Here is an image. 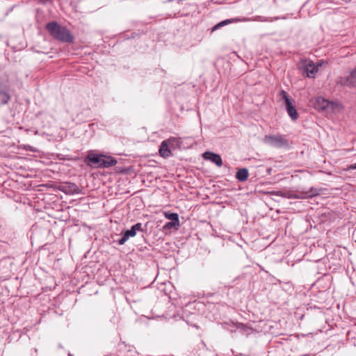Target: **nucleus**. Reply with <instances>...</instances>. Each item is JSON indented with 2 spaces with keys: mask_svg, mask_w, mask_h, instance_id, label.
I'll return each mask as SVG.
<instances>
[{
  "mask_svg": "<svg viewBox=\"0 0 356 356\" xmlns=\"http://www.w3.org/2000/svg\"><path fill=\"white\" fill-rule=\"evenodd\" d=\"M45 28L54 39L63 43L74 42V37L66 26L51 22L46 24Z\"/></svg>",
  "mask_w": 356,
  "mask_h": 356,
  "instance_id": "1",
  "label": "nucleus"
},
{
  "mask_svg": "<svg viewBox=\"0 0 356 356\" xmlns=\"http://www.w3.org/2000/svg\"><path fill=\"white\" fill-rule=\"evenodd\" d=\"M315 109L319 111H334L338 104L333 101H329L323 97H316L311 100Z\"/></svg>",
  "mask_w": 356,
  "mask_h": 356,
  "instance_id": "2",
  "label": "nucleus"
},
{
  "mask_svg": "<svg viewBox=\"0 0 356 356\" xmlns=\"http://www.w3.org/2000/svg\"><path fill=\"white\" fill-rule=\"evenodd\" d=\"M279 100L280 102H284L286 106V109L287 111V113L292 120L295 121L298 118V113L295 108V106L293 105L292 99L288 95V93L284 90H282L280 91L278 94Z\"/></svg>",
  "mask_w": 356,
  "mask_h": 356,
  "instance_id": "3",
  "label": "nucleus"
},
{
  "mask_svg": "<svg viewBox=\"0 0 356 356\" xmlns=\"http://www.w3.org/2000/svg\"><path fill=\"white\" fill-rule=\"evenodd\" d=\"M264 143L275 147H284L289 146V141L286 137L280 134L276 135H266L264 138Z\"/></svg>",
  "mask_w": 356,
  "mask_h": 356,
  "instance_id": "4",
  "label": "nucleus"
},
{
  "mask_svg": "<svg viewBox=\"0 0 356 356\" xmlns=\"http://www.w3.org/2000/svg\"><path fill=\"white\" fill-rule=\"evenodd\" d=\"M7 81V79L0 76V106L6 105L11 99L9 88L3 84Z\"/></svg>",
  "mask_w": 356,
  "mask_h": 356,
  "instance_id": "5",
  "label": "nucleus"
},
{
  "mask_svg": "<svg viewBox=\"0 0 356 356\" xmlns=\"http://www.w3.org/2000/svg\"><path fill=\"white\" fill-rule=\"evenodd\" d=\"M337 83L348 87H356V68L351 71L349 75L339 77Z\"/></svg>",
  "mask_w": 356,
  "mask_h": 356,
  "instance_id": "6",
  "label": "nucleus"
},
{
  "mask_svg": "<svg viewBox=\"0 0 356 356\" xmlns=\"http://www.w3.org/2000/svg\"><path fill=\"white\" fill-rule=\"evenodd\" d=\"M101 155L90 153L84 159L85 163L92 168H100Z\"/></svg>",
  "mask_w": 356,
  "mask_h": 356,
  "instance_id": "7",
  "label": "nucleus"
},
{
  "mask_svg": "<svg viewBox=\"0 0 356 356\" xmlns=\"http://www.w3.org/2000/svg\"><path fill=\"white\" fill-rule=\"evenodd\" d=\"M59 189L65 194H79L80 192L77 185L71 182L62 184Z\"/></svg>",
  "mask_w": 356,
  "mask_h": 356,
  "instance_id": "8",
  "label": "nucleus"
},
{
  "mask_svg": "<svg viewBox=\"0 0 356 356\" xmlns=\"http://www.w3.org/2000/svg\"><path fill=\"white\" fill-rule=\"evenodd\" d=\"M174 139H167L161 142L159 152L161 157L168 158L172 155L170 149L169 148V142L174 141Z\"/></svg>",
  "mask_w": 356,
  "mask_h": 356,
  "instance_id": "9",
  "label": "nucleus"
},
{
  "mask_svg": "<svg viewBox=\"0 0 356 356\" xmlns=\"http://www.w3.org/2000/svg\"><path fill=\"white\" fill-rule=\"evenodd\" d=\"M204 159L209 160L214 163L218 167H221L223 164L222 160L219 154L211 152H206L202 154Z\"/></svg>",
  "mask_w": 356,
  "mask_h": 356,
  "instance_id": "10",
  "label": "nucleus"
},
{
  "mask_svg": "<svg viewBox=\"0 0 356 356\" xmlns=\"http://www.w3.org/2000/svg\"><path fill=\"white\" fill-rule=\"evenodd\" d=\"M117 164V160L111 156L104 154L101 155L100 168H108Z\"/></svg>",
  "mask_w": 356,
  "mask_h": 356,
  "instance_id": "11",
  "label": "nucleus"
},
{
  "mask_svg": "<svg viewBox=\"0 0 356 356\" xmlns=\"http://www.w3.org/2000/svg\"><path fill=\"white\" fill-rule=\"evenodd\" d=\"M300 70V73L302 76H307L309 78H314L316 76V73L318 72V68H312L309 70V68H298Z\"/></svg>",
  "mask_w": 356,
  "mask_h": 356,
  "instance_id": "12",
  "label": "nucleus"
},
{
  "mask_svg": "<svg viewBox=\"0 0 356 356\" xmlns=\"http://www.w3.org/2000/svg\"><path fill=\"white\" fill-rule=\"evenodd\" d=\"M249 172L247 168L239 169L236 174V178L239 181H245L248 179Z\"/></svg>",
  "mask_w": 356,
  "mask_h": 356,
  "instance_id": "13",
  "label": "nucleus"
},
{
  "mask_svg": "<svg viewBox=\"0 0 356 356\" xmlns=\"http://www.w3.org/2000/svg\"><path fill=\"white\" fill-rule=\"evenodd\" d=\"M232 21H233L232 19H225V20H223V21L218 23L214 26H213V28L211 29V33H213L215 31L219 29L220 28L232 23Z\"/></svg>",
  "mask_w": 356,
  "mask_h": 356,
  "instance_id": "14",
  "label": "nucleus"
},
{
  "mask_svg": "<svg viewBox=\"0 0 356 356\" xmlns=\"http://www.w3.org/2000/svg\"><path fill=\"white\" fill-rule=\"evenodd\" d=\"M270 193L272 195L280 196L282 197H286V198L293 197V196L291 194L290 192H284L282 191H272ZM294 197H296L294 196Z\"/></svg>",
  "mask_w": 356,
  "mask_h": 356,
  "instance_id": "15",
  "label": "nucleus"
},
{
  "mask_svg": "<svg viewBox=\"0 0 356 356\" xmlns=\"http://www.w3.org/2000/svg\"><path fill=\"white\" fill-rule=\"evenodd\" d=\"M165 217L171 221H179V216L177 213H165Z\"/></svg>",
  "mask_w": 356,
  "mask_h": 356,
  "instance_id": "16",
  "label": "nucleus"
},
{
  "mask_svg": "<svg viewBox=\"0 0 356 356\" xmlns=\"http://www.w3.org/2000/svg\"><path fill=\"white\" fill-rule=\"evenodd\" d=\"M179 227V221H170L165 223L164 228L170 229L175 227L177 229Z\"/></svg>",
  "mask_w": 356,
  "mask_h": 356,
  "instance_id": "17",
  "label": "nucleus"
},
{
  "mask_svg": "<svg viewBox=\"0 0 356 356\" xmlns=\"http://www.w3.org/2000/svg\"><path fill=\"white\" fill-rule=\"evenodd\" d=\"M128 238L129 237H134L136 236V232L134 230L133 227H131L130 229H127L125 232H123Z\"/></svg>",
  "mask_w": 356,
  "mask_h": 356,
  "instance_id": "18",
  "label": "nucleus"
},
{
  "mask_svg": "<svg viewBox=\"0 0 356 356\" xmlns=\"http://www.w3.org/2000/svg\"><path fill=\"white\" fill-rule=\"evenodd\" d=\"M168 139H174L175 140L174 141H170L169 142V148L172 147V148H175V147L178 145L179 143V139L175 138V137H170Z\"/></svg>",
  "mask_w": 356,
  "mask_h": 356,
  "instance_id": "19",
  "label": "nucleus"
},
{
  "mask_svg": "<svg viewBox=\"0 0 356 356\" xmlns=\"http://www.w3.org/2000/svg\"><path fill=\"white\" fill-rule=\"evenodd\" d=\"M134 230L137 232L138 231L143 232V229L142 227V224L140 222H138L132 226Z\"/></svg>",
  "mask_w": 356,
  "mask_h": 356,
  "instance_id": "20",
  "label": "nucleus"
},
{
  "mask_svg": "<svg viewBox=\"0 0 356 356\" xmlns=\"http://www.w3.org/2000/svg\"><path fill=\"white\" fill-rule=\"evenodd\" d=\"M128 237L122 232V237L118 240V243L120 245H123L128 240Z\"/></svg>",
  "mask_w": 356,
  "mask_h": 356,
  "instance_id": "21",
  "label": "nucleus"
},
{
  "mask_svg": "<svg viewBox=\"0 0 356 356\" xmlns=\"http://www.w3.org/2000/svg\"><path fill=\"white\" fill-rule=\"evenodd\" d=\"M309 196H316V195H318L320 194V193L318 191L317 189L312 187L310 188V191H309Z\"/></svg>",
  "mask_w": 356,
  "mask_h": 356,
  "instance_id": "22",
  "label": "nucleus"
},
{
  "mask_svg": "<svg viewBox=\"0 0 356 356\" xmlns=\"http://www.w3.org/2000/svg\"><path fill=\"white\" fill-rule=\"evenodd\" d=\"M321 63H318L316 65H315L312 61H309L307 63H305L302 67H321Z\"/></svg>",
  "mask_w": 356,
  "mask_h": 356,
  "instance_id": "23",
  "label": "nucleus"
},
{
  "mask_svg": "<svg viewBox=\"0 0 356 356\" xmlns=\"http://www.w3.org/2000/svg\"><path fill=\"white\" fill-rule=\"evenodd\" d=\"M348 170H355L356 169V163L351 164L348 168Z\"/></svg>",
  "mask_w": 356,
  "mask_h": 356,
  "instance_id": "24",
  "label": "nucleus"
},
{
  "mask_svg": "<svg viewBox=\"0 0 356 356\" xmlns=\"http://www.w3.org/2000/svg\"><path fill=\"white\" fill-rule=\"evenodd\" d=\"M241 326L242 327H245L244 324H241Z\"/></svg>",
  "mask_w": 356,
  "mask_h": 356,
  "instance_id": "25",
  "label": "nucleus"
},
{
  "mask_svg": "<svg viewBox=\"0 0 356 356\" xmlns=\"http://www.w3.org/2000/svg\"><path fill=\"white\" fill-rule=\"evenodd\" d=\"M270 171H271V169H270V168L268 169V173H270Z\"/></svg>",
  "mask_w": 356,
  "mask_h": 356,
  "instance_id": "26",
  "label": "nucleus"
}]
</instances>
